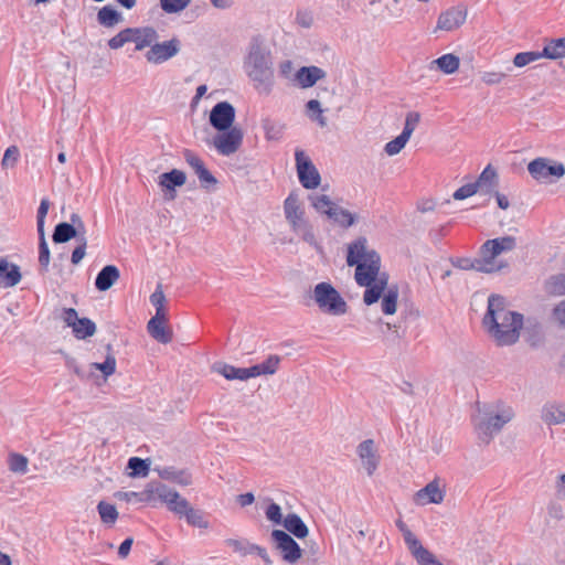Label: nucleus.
I'll return each instance as SVG.
<instances>
[{
	"label": "nucleus",
	"instance_id": "052dcab7",
	"mask_svg": "<svg viewBox=\"0 0 565 565\" xmlns=\"http://www.w3.org/2000/svg\"><path fill=\"white\" fill-rule=\"evenodd\" d=\"M478 191H479L478 184L468 183V184H465V185L460 186L459 189H457L454 192L452 198L458 201L465 200V199H468V198L475 195Z\"/></svg>",
	"mask_w": 565,
	"mask_h": 565
},
{
	"label": "nucleus",
	"instance_id": "aec40b11",
	"mask_svg": "<svg viewBox=\"0 0 565 565\" xmlns=\"http://www.w3.org/2000/svg\"><path fill=\"white\" fill-rule=\"evenodd\" d=\"M284 213L290 228L309 221L306 216L303 203L296 192H291L285 200Z\"/></svg>",
	"mask_w": 565,
	"mask_h": 565
},
{
	"label": "nucleus",
	"instance_id": "f704fd0d",
	"mask_svg": "<svg viewBox=\"0 0 565 565\" xmlns=\"http://www.w3.org/2000/svg\"><path fill=\"white\" fill-rule=\"evenodd\" d=\"M308 200L310 202V205L318 213L324 214L328 217L330 216V214L332 213L333 209L337 205L327 194L313 193L308 196Z\"/></svg>",
	"mask_w": 565,
	"mask_h": 565
},
{
	"label": "nucleus",
	"instance_id": "4468645a",
	"mask_svg": "<svg viewBox=\"0 0 565 565\" xmlns=\"http://www.w3.org/2000/svg\"><path fill=\"white\" fill-rule=\"evenodd\" d=\"M397 526L403 532L404 541L418 565H443L403 522H398Z\"/></svg>",
	"mask_w": 565,
	"mask_h": 565
},
{
	"label": "nucleus",
	"instance_id": "8fccbe9b",
	"mask_svg": "<svg viewBox=\"0 0 565 565\" xmlns=\"http://www.w3.org/2000/svg\"><path fill=\"white\" fill-rule=\"evenodd\" d=\"M420 120V114L417 111H409L406 114L405 122L402 132L399 134L402 137L407 139L412 138L414 131L416 130Z\"/></svg>",
	"mask_w": 565,
	"mask_h": 565
},
{
	"label": "nucleus",
	"instance_id": "1a4fd4ad",
	"mask_svg": "<svg viewBox=\"0 0 565 565\" xmlns=\"http://www.w3.org/2000/svg\"><path fill=\"white\" fill-rule=\"evenodd\" d=\"M527 171L536 181L551 183L565 175V166L548 158H536L527 164Z\"/></svg>",
	"mask_w": 565,
	"mask_h": 565
},
{
	"label": "nucleus",
	"instance_id": "393cba45",
	"mask_svg": "<svg viewBox=\"0 0 565 565\" xmlns=\"http://www.w3.org/2000/svg\"><path fill=\"white\" fill-rule=\"evenodd\" d=\"M327 73L318 66H302L294 74V82L301 88H310L323 79Z\"/></svg>",
	"mask_w": 565,
	"mask_h": 565
},
{
	"label": "nucleus",
	"instance_id": "c03bdc74",
	"mask_svg": "<svg viewBox=\"0 0 565 565\" xmlns=\"http://www.w3.org/2000/svg\"><path fill=\"white\" fill-rule=\"evenodd\" d=\"M329 218L343 227H350L355 223V216L339 205H335Z\"/></svg>",
	"mask_w": 565,
	"mask_h": 565
},
{
	"label": "nucleus",
	"instance_id": "bf43d9fd",
	"mask_svg": "<svg viewBox=\"0 0 565 565\" xmlns=\"http://www.w3.org/2000/svg\"><path fill=\"white\" fill-rule=\"evenodd\" d=\"M507 77V74L501 71H484L481 74V82L487 86H494L501 84Z\"/></svg>",
	"mask_w": 565,
	"mask_h": 565
},
{
	"label": "nucleus",
	"instance_id": "5701e85b",
	"mask_svg": "<svg viewBox=\"0 0 565 565\" xmlns=\"http://www.w3.org/2000/svg\"><path fill=\"white\" fill-rule=\"evenodd\" d=\"M168 316H153L147 324L149 334L158 342L167 344L172 341V330L167 326Z\"/></svg>",
	"mask_w": 565,
	"mask_h": 565
},
{
	"label": "nucleus",
	"instance_id": "423d86ee",
	"mask_svg": "<svg viewBox=\"0 0 565 565\" xmlns=\"http://www.w3.org/2000/svg\"><path fill=\"white\" fill-rule=\"evenodd\" d=\"M516 243L513 236H503L487 241L480 249L479 258H476L471 266L477 271L495 273L507 267V264L498 260V256L504 252L514 249Z\"/></svg>",
	"mask_w": 565,
	"mask_h": 565
},
{
	"label": "nucleus",
	"instance_id": "4be33fe9",
	"mask_svg": "<svg viewBox=\"0 0 565 565\" xmlns=\"http://www.w3.org/2000/svg\"><path fill=\"white\" fill-rule=\"evenodd\" d=\"M71 221L72 224L60 223L56 225L53 234V241L55 243H66L71 238L76 237L79 233L85 234V227L79 215L73 214Z\"/></svg>",
	"mask_w": 565,
	"mask_h": 565
},
{
	"label": "nucleus",
	"instance_id": "a18cd8bd",
	"mask_svg": "<svg viewBox=\"0 0 565 565\" xmlns=\"http://www.w3.org/2000/svg\"><path fill=\"white\" fill-rule=\"evenodd\" d=\"M29 460L25 456L11 452L8 457V467L11 472L25 475L28 472Z\"/></svg>",
	"mask_w": 565,
	"mask_h": 565
},
{
	"label": "nucleus",
	"instance_id": "0eeeda50",
	"mask_svg": "<svg viewBox=\"0 0 565 565\" xmlns=\"http://www.w3.org/2000/svg\"><path fill=\"white\" fill-rule=\"evenodd\" d=\"M311 299L319 311L326 316L341 317L344 316L349 309L341 294L327 281L319 282L313 287Z\"/></svg>",
	"mask_w": 565,
	"mask_h": 565
},
{
	"label": "nucleus",
	"instance_id": "49530a36",
	"mask_svg": "<svg viewBox=\"0 0 565 565\" xmlns=\"http://www.w3.org/2000/svg\"><path fill=\"white\" fill-rule=\"evenodd\" d=\"M20 149L18 146H10L6 149L2 160H1V169L3 171L12 170L15 168L20 160Z\"/></svg>",
	"mask_w": 565,
	"mask_h": 565
},
{
	"label": "nucleus",
	"instance_id": "79ce46f5",
	"mask_svg": "<svg viewBox=\"0 0 565 565\" xmlns=\"http://www.w3.org/2000/svg\"><path fill=\"white\" fill-rule=\"evenodd\" d=\"M97 511L104 524L111 526L116 523L118 519V511L114 504L100 501L97 504Z\"/></svg>",
	"mask_w": 565,
	"mask_h": 565
},
{
	"label": "nucleus",
	"instance_id": "ddd939ff",
	"mask_svg": "<svg viewBox=\"0 0 565 565\" xmlns=\"http://www.w3.org/2000/svg\"><path fill=\"white\" fill-rule=\"evenodd\" d=\"M295 156L299 182L305 189H317L321 182L318 169L305 151L297 150Z\"/></svg>",
	"mask_w": 565,
	"mask_h": 565
},
{
	"label": "nucleus",
	"instance_id": "dca6fc26",
	"mask_svg": "<svg viewBox=\"0 0 565 565\" xmlns=\"http://www.w3.org/2000/svg\"><path fill=\"white\" fill-rule=\"evenodd\" d=\"M467 17L468 9L463 4L448 8L438 15L436 31H456L466 23Z\"/></svg>",
	"mask_w": 565,
	"mask_h": 565
},
{
	"label": "nucleus",
	"instance_id": "603ef678",
	"mask_svg": "<svg viewBox=\"0 0 565 565\" xmlns=\"http://www.w3.org/2000/svg\"><path fill=\"white\" fill-rule=\"evenodd\" d=\"M401 4L402 0H387L383 9L384 17L388 20H401L404 17Z\"/></svg>",
	"mask_w": 565,
	"mask_h": 565
},
{
	"label": "nucleus",
	"instance_id": "de8ad7c7",
	"mask_svg": "<svg viewBox=\"0 0 565 565\" xmlns=\"http://www.w3.org/2000/svg\"><path fill=\"white\" fill-rule=\"evenodd\" d=\"M168 509L178 514L179 516H184L191 504L189 501L180 495L179 492H174L170 498V501L166 504Z\"/></svg>",
	"mask_w": 565,
	"mask_h": 565
},
{
	"label": "nucleus",
	"instance_id": "c756f323",
	"mask_svg": "<svg viewBox=\"0 0 565 565\" xmlns=\"http://www.w3.org/2000/svg\"><path fill=\"white\" fill-rule=\"evenodd\" d=\"M460 66V58L458 55L447 53L433 60L429 64L430 70H438L445 75H452L458 72Z\"/></svg>",
	"mask_w": 565,
	"mask_h": 565
},
{
	"label": "nucleus",
	"instance_id": "39448f33",
	"mask_svg": "<svg viewBox=\"0 0 565 565\" xmlns=\"http://www.w3.org/2000/svg\"><path fill=\"white\" fill-rule=\"evenodd\" d=\"M280 363L281 356L270 354L265 361L248 367H237L226 362L217 361L213 363L211 370L227 381L247 382L253 379L274 375L278 371Z\"/></svg>",
	"mask_w": 565,
	"mask_h": 565
},
{
	"label": "nucleus",
	"instance_id": "c85d7f7f",
	"mask_svg": "<svg viewBox=\"0 0 565 565\" xmlns=\"http://www.w3.org/2000/svg\"><path fill=\"white\" fill-rule=\"evenodd\" d=\"M120 278V271L115 265L105 266L97 275L95 287L99 291L109 290Z\"/></svg>",
	"mask_w": 565,
	"mask_h": 565
},
{
	"label": "nucleus",
	"instance_id": "a211bd4d",
	"mask_svg": "<svg viewBox=\"0 0 565 565\" xmlns=\"http://www.w3.org/2000/svg\"><path fill=\"white\" fill-rule=\"evenodd\" d=\"M211 126L217 131L233 128L235 121V108L228 102L217 103L210 111L209 117Z\"/></svg>",
	"mask_w": 565,
	"mask_h": 565
},
{
	"label": "nucleus",
	"instance_id": "9d476101",
	"mask_svg": "<svg viewBox=\"0 0 565 565\" xmlns=\"http://www.w3.org/2000/svg\"><path fill=\"white\" fill-rule=\"evenodd\" d=\"M243 137L242 128L233 127L227 130L217 131L213 136L211 145L221 156L230 157L241 149Z\"/></svg>",
	"mask_w": 565,
	"mask_h": 565
},
{
	"label": "nucleus",
	"instance_id": "ea45409f",
	"mask_svg": "<svg viewBox=\"0 0 565 565\" xmlns=\"http://www.w3.org/2000/svg\"><path fill=\"white\" fill-rule=\"evenodd\" d=\"M545 291L552 297L565 296V274L550 277L545 281Z\"/></svg>",
	"mask_w": 565,
	"mask_h": 565
},
{
	"label": "nucleus",
	"instance_id": "69168bd1",
	"mask_svg": "<svg viewBox=\"0 0 565 565\" xmlns=\"http://www.w3.org/2000/svg\"><path fill=\"white\" fill-rule=\"evenodd\" d=\"M265 136L267 140H277L281 136V128L276 124L265 120L263 124Z\"/></svg>",
	"mask_w": 565,
	"mask_h": 565
},
{
	"label": "nucleus",
	"instance_id": "bb28decb",
	"mask_svg": "<svg viewBox=\"0 0 565 565\" xmlns=\"http://www.w3.org/2000/svg\"><path fill=\"white\" fill-rule=\"evenodd\" d=\"M22 275L18 265L10 263L7 258H0V286L11 288L21 281Z\"/></svg>",
	"mask_w": 565,
	"mask_h": 565
},
{
	"label": "nucleus",
	"instance_id": "f3484780",
	"mask_svg": "<svg viewBox=\"0 0 565 565\" xmlns=\"http://www.w3.org/2000/svg\"><path fill=\"white\" fill-rule=\"evenodd\" d=\"M356 455L363 470L367 476H373L379 468L381 457L379 448L373 439H365L356 447Z\"/></svg>",
	"mask_w": 565,
	"mask_h": 565
},
{
	"label": "nucleus",
	"instance_id": "f8f14e48",
	"mask_svg": "<svg viewBox=\"0 0 565 565\" xmlns=\"http://www.w3.org/2000/svg\"><path fill=\"white\" fill-rule=\"evenodd\" d=\"M274 548L288 564H296L302 557V550L299 544L285 531L274 530L271 532Z\"/></svg>",
	"mask_w": 565,
	"mask_h": 565
},
{
	"label": "nucleus",
	"instance_id": "09e8293b",
	"mask_svg": "<svg viewBox=\"0 0 565 565\" xmlns=\"http://www.w3.org/2000/svg\"><path fill=\"white\" fill-rule=\"evenodd\" d=\"M168 509L178 514L179 516H184L191 504L189 501L180 495L179 492H174L170 498V501L166 504Z\"/></svg>",
	"mask_w": 565,
	"mask_h": 565
},
{
	"label": "nucleus",
	"instance_id": "4d7b16f0",
	"mask_svg": "<svg viewBox=\"0 0 565 565\" xmlns=\"http://www.w3.org/2000/svg\"><path fill=\"white\" fill-rule=\"evenodd\" d=\"M192 0H160L162 10L167 13H179L183 11Z\"/></svg>",
	"mask_w": 565,
	"mask_h": 565
},
{
	"label": "nucleus",
	"instance_id": "2f4dec72",
	"mask_svg": "<svg viewBox=\"0 0 565 565\" xmlns=\"http://www.w3.org/2000/svg\"><path fill=\"white\" fill-rule=\"evenodd\" d=\"M97 21L104 28H115L124 22V15L110 6H105L97 12Z\"/></svg>",
	"mask_w": 565,
	"mask_h": 565
},
{
	"label": "nucleus",
	"instance_id": "a19ab883",
	"mask_svg": "<svg viewBox=\"0 0 565 565\" xmlns=\"http://www.w3.org/2000/svg\"><path fill=\"white\" fill-rule=\"evenodd\" d=\"M72 330L77 339H86L95 334L96 324L88 318H79Z\"/></svg>",
	"mask_w": 565,
	"mask_h": 565
},
{
	"label": "nucleus",
	"instance_id": "3c124183",
	"mask_svg": "<svg viewBox=\"0 0 565 565\" xmlns=\"http://www.w3.org/2000/svg\"><path fill=\"white\" fill-rule=\"evenodd\" d=\"M420 120V114L417 111H409L406 114L405 122L402 132L399 134L402 137L407 139L412 138L414 131L416 130Z\"/></svg>",
	"mask_w": 565,
	"mask_h": 565
},
{
	"label": "nucleus",
	"instance_id": "9b49d317",
	"mask_svg": "<svg viewBox=\"0 0 565 565\" xmlns=\"http://www.w3.org/2000/svg\"><path fill=\"white\" fill-rule=\"evenodd\" d=\"M446 492V482L443 479L436 477L424 488L417 490L413 494L412 501L417 507H426L429 504L439 505L444 502Z\"/></svg>",
	"mask_w": 565,
	"mask_h": 565
},
{
	"label": "nucleus",
	"instance_id": "6ab92c4d",
	"mask_svg": "<svg viewBox=\"0 0 565 565\" xmlns=\"http://www.w3.org/2000/svg\"><path fill=\"white\" fill-rule=\"evenodd\" d=\"M181 43L178 39L158 43L157 41L151 45L146 53V60L151 64H162L172 58L180 52Z\"/></svg>",
	"mask_w": 565,
	"mask_h": 565
},
{
	"label": "nucleus",
	"instance_id": "473e14b6",
	"mask_svg": "<svg viewBox=\"0 0 565 565\" xmlns=\"http://www.w3.org/2000/svg\"><path fill=\"white\" fill-rule=\"evenodd\" d=\"M478 184V190L484 193H492L498 188V174L495 169L488 166L479 175L478 180L473 182Z\"/></svg>",
	"mask_w": 565,
	"mask_h": 565
},
{
	"label": "nucleus",
	"instance_id": "c9c22d12",
	"mask_svg": "<svg viewBox=\"0 0 565 565\" xmlns=\"http://www.w3.org/2000/svg\"><path fill=\"white\" fill-rule=\"evenodd\" d=\"M291 231L296 235H298L305 243L309 244L310 246H312L317 249L321 248L319 245V242L317 239L313 226L309 221L291 227Z\"/></svg>",
	"mask_w": 565,
	"mask_h": 565
},
{
	"label": "nucleus",
	"instance_id": "774afa93",
	"mask_svg": "<svg viewBox=\"0 0 565 565\" xmlns=\"http://www.w3.org/2000/svg\"><path fill=\"white\" fill-rule=\"evenodd\" d=\"M552 318L557 324L565 327V299L553 308Z\"/></svg>",
	"mask_w": 565,
	"mask_h": 565
},
{
	"label": "nucleus",
	"instance_id": "20e7f679",
	"mask_svg": "<svg viewBox=\"0 0 565 565\" xmlns=\"http://www.w3.org/2000/svg\"><path fill=\"white\" fill-rule=\"evenodd\" d=\"M247 76L254 83L255 89L263 95H269L275 84L273 61L266 45L254 40L244 61Z\"/></svg>",
	"mask_w": 565,
	"mask_h": 565
},
{
	"label": "nucleus",
	"instance_id": "0e129e2a",
	"mask_svg": "<svg viewBox=\"0 0 565 565\" xmlns=\"http://www.w3.org/2000/svg\"><path fill=\"white\" fill-rule=\"evenodd\" d=\"M78 241H79V244H78V246L75 247V249L72 253V257H71V262L73 265H78L86 255V246H87L86 237L83 235L82 237H79Z\"/></svg>",
	"mask_w": 565,
	"mask_h": 565
},
{
	"label": "nucleus",
	"instance_id": "37998d69",
	"mask_svg": "<svg viewBox=\"0 0 565 565\" xmlns=\"http://www.w3.org/2000/svg\"><path fill=\"white\" fill-rule=\"evenodd\" d=\"M184 518H185L188 524H190L194 527H199V529H203V530H207L210 527V522L206 519L204 512H202L201 510L194 509L193 507L189 508V510L184 514Z\"/></svg>",
	"mask_w": 565,
	"mask_h": 565
},
{
	"label": "nucleus",
	"instance_id": "f257e3e1",
	"mask_svg": "<svg viewBox=\"0 0 565 565\" xmlns=\"http://www.w3.org/2000/svg\"><path fill=\"white\" fill-rule=\"evenodd\" d=\"M354 267L356 284L365 287L364 303L371 306L380 301L381 311L385 316H393L397 310L398 287L388 285V275L381 271V257L366 259V263H359Z\"/></svg>",
	"mask_w": 565,
	"mask_h": 565
},
{
	"label": "nucleus",
	"instance_id": "cd10ccee",
	"mask_svg": "<svg viewBox=\"0 0 565 565\" xmlns=\"http://www.w3.org/2000/svg\"><path fill=\"white\" fill-rule=\"evenodd\" d=\"M186 182V175L183 171L173 169L170 172H164L159 175V185L170 192V199L174 198V189L177 186H182Z\"/></svg>",
	"mask_w": 565,
	"mask_h": 565
},
{
	"label": "nucleus",
	"instance_id": "f03ea898",
	"mask_svg": "<svg viewBox=\"0 0 565 565\" xmlns=\"http://www.w3.org/2000/svg\"><path fill=\"white\" fill-rule=\"evenodd\" d=\"M482 324L495 345L510 347L519 341L524 318L523 315L510 308L505 298L491 295L488 298V309Z\"/></svg>",
	"mask_w": 565,
	"mask_h": 565
},
{
	"label": "nucleus",
	"instance_id": "e2e57ef3",
	"mask_svg": "<svg viewBox=\"0 0 565 565\" xmlns=\"http://www.w3.org/2000/svg\"><path fill=\"white\" fill-rule=\"evenodd\" d=\"M49 209H50V201L47 199H43L38 209V216H36L38 233L44 232V222H45V217L47 215Z\"/></svg>",
	"mask_w": 565,
	"mask_h": 565
},
{
	"label": "nucleus",
	"instance_id": "7ed1b4c3",
	"mask_svg": "<svg viewBox=\"0 0 565 565\" xmlns=\"http://www.w3.org/2000/svg\"><path fill=\"white\" fill-rule=\"evenodd\" d=\"M514 418L515 409L512 403L501 398H493L476 402V408L471 415V424L478 439L489 444Z\"/></svg>",
	"mask_w": 565,
	"mask_h": 565
},
{
	"label": "nucleus",
	"instance_id": "4c0bfd02",
	"mask_svg": "<svg viewBox=\"0 0 565 565\" xmlns=\"http://www.w3.org/2000/svg\"><path fill=\"white\" fill-rule=\"evenodd\" d=\"M305 107L306 115L310 120L317 122L322 128L327 126L328 121L323 116L324 110L318 99H310Z\"/></svg>",
	"mask_w": 565,
	"mask_h": 565
},
{
	"label": "nucleus",
	"instance_id": "e433bc0d",
	"mask_svg": "<svg viewBox=\"0 0 565 565\" xmlns=\"http://www.w3.org/2000/svg\"><path fill=\"white\" fill-rule=\"evenodd\" d=\"M542 57L558 60L565 57V38L551 40L541 52Z\"/></svg>",
	"mask_w": 565,
	"mask_h": 565
},
{
	"label": "nucleus",
	"instance_id": "6e6552de",
	"mask_svg": "<svg viewBox=\"0 0 565 565\" xmlns=\"http://www.w3.org/2000/svg\"><path fill=\"white\" fill-rule=\"evenodd\" d=\"M158 39V32L152 26L127 28L109 39L108 46L111 50H118L126 43L134 42L136 50L141 51L145 47H151Z\"/></svg>",
	"mask_w": 565,
	"mask_h": 565
},
{
	"label": "nucleus",
	"instance_id": "7c9ffc66",
	"mask_svg": "<svg viewBox=\"0 0 565 565\" xmlns=\"http://www.w3.org/2000/svg\"><path fill=\"white\" fill-rule=\"evenodd\" d=\"M174 492L175 490H172L168 486L162 483L157 486H150L143 491L145 498L140 499V501H145L148 503H154L157 501H160L167 504Z\"/></svg>",
	"mask_w": 565,
	"mask_h": 565
},
{
	"label": "nucleus",
	"instance_id": "412c9836",
	"mask_svg": "<svg viewBox=\"0 0 565 565\" xmlns=\"http://www.w3.org/2000/svg\"><path fill=\"white\" fill-rule=\"evenodd\" d=\"M186 163L193 169L203 189L210 190L217 184L216 178L207 170L203 160L190 150L184 151Z\"/></svg>",
	"mask_w": 565,
	"mask_h": 565
},
{
	"label": "nucleus",
	"instance_id": "5fc2aeb1",
	"mask_svg": "<svg viewBox=\"0 0 565 565\" xmlns=\"http://www.w3.org/2000/svg\"><path fill=\"white\" fill-rule=\"evenodd\" d=\"M408 140L398 135L384 146V152L388 157L397 156L402 152V150L406 147Z\"/></svg>",
	"mask_w": 565,
	"mask_h": 565
},
{
	"label": "nucleus",
	"instance_id": "13d9d810",
	"mask_svg": "<svg viewBox=\"0 0 565 565\" xmlns=\"http://www.w3.org/2000/svg\"><path fill=\"white\" fill-rule=\"evenodd\" d=\"M150 302L156 307L154 316H168L167 310L164 308L166 305V296L161 289V286H158L156 291L150 296Z\"/></svg>",
	"mask_w": 565,
	"mask_h": 565
},
{
	"label": "nucleus",
	"instance_id": "58836bf2",
	"mask_svg": "<svg viewBox=\"0 0 565 565\" xmlns=\"http://www.w3.org/2000/svg\"><path fill=\"white\" fill-rule=\"evenodd\" d=\"M127 468L130 470L128 472L130 478H145L149 473L150 463L139 457H131L128 460Z\"/></svg>",
	"mask_w": 565,
	"mask_h": 565
},
{
	"label": "nucleus",
	"instance_id": "2eb2a0df",
	"mask_svg": "<svg viewBox=\"0 0 565 565\" xmlns=\"http://www.w3.org/2000/svg\"><path fill=\"white\" fill-rule=\"evenodd\" d=\"M380 257L379 253L372 248L364 236H359L347 246V265L353 267L359 263H366V259Z\"/></svg>",
	"mask_w": 565,
	"mask_h": 565
},
{
	"label": "nucleus",
	"instance_id": "a878e982",
	"mask_svg": "<svg viewBox=\"0 0 565 565\" xmlns=\"http://www.w3.org/2000/svg\"><path fill=\"white\" fill-rule=\"evenodd\" d=\"M541 419L548 426L565 423V402H547L542 406Z\"/></svg>",
	"mask_w": 565,
	"mask_h": 565
},
{
	"label": "nucleus",
	"instance_id": "338daca9",
	"mask_svg": "<svg viewBox=\"0 0 565 565\" xmlns=\"http://www.w3.org/2000/svg\"><path fill=\"white\" fill-rule=\"evenodd\" d=\"M92 365L108 376L115 372L116 359L113 355H108L104 363H94Z\"/></svg>",
	"mask_w": 565,
	"mask_h": 565
},
{
	"label": "nucleus",
	"instance_id": "680f3d73",
	"mask_svg": "<svg viewBox=\"0 0 565 565\" xmlns=\"http://www.w3.org/2000/svg\"><path fill=\"white\" fill-rule=\"evenodd\" d=\"M40 236V255H39V262L41 266L47 267L50 264V249L45 239V232L39 233Z\"/></svg>",
	"mask_w": 565,
	"mask_h": 565
},
{
	"label": "nucleus",
	"instance_id": "864d4df0",
	"mask_svg": "<svg viewBox=\"0 0 565 565\" xmlns=\"http://www.w3.org/2000/svg\"><path fill=\"white\" fill-rule=\"evenodd\" d=\"M265 515L266 519L274 524H282L285 519L282 518L281 508L270 499L266 500Z\"/></svg>",
	"mask_w": 565,
	"mask_h": 565
},
{
	"label": "nucleus",
	"instance_id": "72a5a7b5",
	"mask_svg": "<svg viewBox=\"0 0 565 565\" xmlns=\"http://www.w3.org/2000/svg\"><path fill=\"white\" fill-rule=\"evenodd\" d=\"M284 527L298 539H305L309 530L301 518L295 513L286 515L282 522Z\"/></svg>",
	"mask_w": 565,
	"mask_h": 565
},
{
	"label": "nucleus",
	"instance_id": "b1692460",
	"mask_svg": "<svg viewBox=\"0 0 565 565\" xmlns=\"http://www.w3.org/2000/svg\"><path fill=\"white\" fill-rule=\"evenodd\" d=\"M225 544L231 547L234 552L241 555H250L256 554L259 556L267 565H271V559L267 553V551L256 544H253L246 540H235L228 539L225 541Z\"/></svg>",
	"mask_w": 565,
	"mask_h": 565
},
{
	"label": "nucleus",
	"instance_id": "6e6d98bb",
	"mask_svg": "<svg viewBox=\"0 0 565 565\" xmlns=\"http://www.w3.org/2000/svg\"><path fill=\"white\" fill-rule=\"evenodd\" d=\"M543 58L541 52H521L513 57V65L515 67H524L533 62Z\"/></svg>",
	"mask_w": 565,
	"mask_h": 565
}]
</instances>
